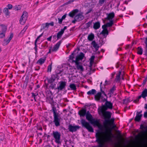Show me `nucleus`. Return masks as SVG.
<instances>
[{
  "label": "nucleus",
  "mask_w": 147,
  "mask_h": 147,
  "mask_svg": "<svg viewBox=\"0 0 147 147\" xmlns=\"http://www.w3.org/2000/svg\"><path fill=\"white\" fill-rule=\"evenodd\" d=\"M102 131H98L95 135L96 138V142H98V147H103L105 145V142H109L112 141V138L111 135V131H109L110 135H108L107 137L105 139L103 138L102 135Z\"/></svg>",
  "instance_id": "1"
},
{
  "label": "nucleus",
  "mask_w": 147,
  "mask_h": 147,
  "mask_svg": "<svg viewBox=\"0 0 147 147\" xmlns=\"http://www.w3.org/2000/svg\"><path fill=\"white\" fill-rule=\"evenodd\" d=\"M59 78H57V74H53L51 77L47 78V80L48 83L51 84L49 87L52 89H57L56 87Z\"/></svg>",
  "instance_id": "2"
},
{
  "label": "nucleus",
  "mask_w": 147,
  "mask_h": 147,
  "mask_svg": "<svg viewBox=\"0 0 147 147\" xmlns=\"http://www.w3.org/2000/svg\"><path fill=\"white\" fill-rule=\"evenodd\" d=\"M54 117L53 122L56 127L60 125V123L61 119L60 115L57 112L56 108L54 106L52 107Z\"/></svg>",
  "instance_id": "3"
},
{
  "label": "nucleus",
  "mask_w": 147,
  "mask_h": 147,
  "mask_svg": "<svg viewBox=\"0 0 147 147\" xmlns=\"http://www.w3.org/2000/svg\"><path fill=\"white\" fill-rule=\"evenodd\" d=\"M86 119L90 121L92 124L97 126L100 129H102V126L100 123L99 120L94 119L91 114L86 115Z\"/></svg>",
  "instance_id": "4"
},
{
  "label": "nucleus",
  "mask_w": 147,
  "mask_h": 147,
  "mask_svg": "<svg viewBox=\"0 0 147 147\" xmlns=\"http://www.w3.org/2000/svg\"><path fill=\"white\" fill-rule=\"evenodd\" d=\"M102 101L104 102L106 101L104 105H103L99 110V112H102L104 111H106L108 109H112L113 108V104L110 101L107 100V98H103Z\"/></svg>",
  "instance_id": "5"
},
{
  "label": "nucleus",
  "mask_w": 147,
  "mask_h": 147,
  "mask_svg": "<svg viewBox=\"0 0 147 147\" xmlns=\"http://www.w3.org/2000/svg\"><path fill=\"white\" fill-rule=\"evenodd\" d=\"M81 122L82 126L86 129L89 132H94V129L92 127L89 123L86 121L85 119H82L81 120Z\"/></svg>",
  "instance_id": "6"
},
{
  "label": "nucleus",
  "mask_w": 147,
  "mask_h": 147,
  "mask_svg": "<svg viewBox=\"0 0 147 147\" xmlns=\"http://www.w3.org/2000/svg\"><path fill=\"white\" fill-rule=\"evenodd\" d=\"M52 135L55 139V142L59 144H61V134L60 133L57 131H53Z\"/></svg>",
  "instance_id": "7"
},
{
  "label": "nucleus",
  "mask_w": 147,
  "mask_h": 147,
  "mask_svg": "<svg viewBox=\"0 0 147 147\" xmlns=\"http://www.w3.org/2000/svg\"><path fill=\"white\" fill-rule=\"evenodd\" d=\"M28 16L27 12L26 11L23 12L22 15L20 18V23L22 24H24L25 23Z\"/></svg>",
  "instance_id": "8"
},
{
  "label": "nucleus",
  "mask_w": 147,
  "mask_h": 147,
  "mask_svg": "<svg viewBox=\"0 0 147 147\" xmlns=\"http://www.w3.org/2000/svg\"><path fill=\"white\" fill-rule=\"evenodd\" d=\"M80 128V127L78 125L73 126L70 124L68 126V129L70 132H73L76 131Z\"/></svg>",
  "instance_id": "9"
},
{
  "label": "nucleus",
  "mask_w": 147,
  "mask_h": 147,
  "mask_svg": "<svg viewBox=\"0 0 147 147\" xmlns=\"http://www.w3.org/2000/svg\"><path fill=\"white\" fill-rule=\"evenodd\" d=\"M59 86L57 87V88L59 90H62L65 88L66 84V82L65 81H61L59 82Z\"/></svg>",
  "instance_id": "10"
},
{
  "label": "nucleus",
  "mask_w": 147,
  "mask_h": 147,
  "mask_svg": "<svg viewBox=\"0 0 147 147\" xmlns=\"http://www.w3.org/2000/svg\"><path fill=\"white\" fill-rule=\"evenodd\" d=\"M85 56V55L82 52H80L79 55H78L76 57V62H79L80 61L82 60Z\"/></svg>",
  "instance_id": "11"
},
{
  "label": "nucleus",
  "mask_w": 147,
  "mask_h": 147,
  "mask_svg": "<svg viewBox=\"0 0 147 147\" xmlns=\"http://www.w3.org/2000/svg\"><path fill=\"white\" fill-rule=\"evenodd\" d=\"M99 113H101L102 114L103 116L106 118H107L108 119H109L111 117V113L109 111H104L102 112H99Z\"/></svg>",
  "instance_id": "12"
},
{
  "label": "nucleus",
  "mask_w": 147,
  "mask_h": 147,
  "mask_svg": "<svg viewBox=\"0 0 147 147\" xmlns=\"http://www.w3.org/2000/svg\"><path fill=\"white\" fill-rule=\"evenodd\" d=\"M75 64L76 68L78 70H80L81 72L84 71V69L80 62H76Z\"/></svg>",
  "instance_id": "13"
},
{
  "label": "nucleus",
  "mask_w": 147,
  "mask_h": 147,
  "mask_svg": "<svg viewBox=\"0 0 147 147\" xmlns=\"http://www.w3.org/2000/svg\"><path fill=\"white\" fill-rule=\"evenodd\" d=\"M142 112V111L139 112H137L136 113V115L135 118L134 120L135 121H139L141 120V117L142 116V115L141 113Z\"/></svg>",
  "instance_id": "14"
},
{
  "label": "nucleus",
  "mask_w": 147,
  "mask_h": 147,
  "mask_svg": "<svg viewBox=\"0 0 147 147\" xmlns=\"http://www.w3.org/2000/svg\"><path fill=\"white\" fill-rule=\"evenodd\" d=\"M75 19L77 20L78 21H79L83 20L84 18V17L82 13H79L75 17Z\"/></svg>",
  "instance_id": "15"
},
{
  "label": "nucleus",
  "mask_w": 147,
  "mask_h": 147,
  "mask_svg": "<svg viewBox=\"0 0 147 147\" xmlns=\"http://www.w3.org/2000/svg\"><path fill=\"white\" fill-rule=\"evenodd\" d=\"M13 36V33H11L10 35V37L8 38V39H4L3 40V44L5 45H7L8 43H9L10 41L12 38Z\"/></svg>",
  "instance_id": "16"
},
{
  "label": "nucleus",
  "mask_w": 147,
  "mask_h": 147,
  "mask_svg": "<svg viewBox=\"0 0 147 147\" xmlns=\"http://www.w3.org/2000/svg\"><path fill=\"white\" fill-rule=\"evenodd\" d=\"M61 42V40H60L55 45L53 48L52 50V52L56 51L59 49Z\"/></svg>",
  "instance_id": "17"
},
{
  "label": "nucleus",
  "mask_w": 147,
  "mask_h": 147,
  "mask_svg": "<svg viewBox=\"0 0 147 147\" xmlns=\"http://www.w3.org/2000/svg\"><path fill=\"white\" fill-rule=\"evenodd\" d=\"M78 114L80 117H84L86 114V109H81L79 111Z\"/></svg>",
  "instance_id": "18"
},
{
  "label": "nucleus",
  "mask_w": 147,
  "mask_h": 147,
  "mask_svg": "<svg viewBox=\"0 0 147 147\" xmlns=\"http://www.w3.org/2000/svg\"><path fill=\"white\" fill-rule=\"evenodd\" d=\"M79 12V10L78 9H75L73 10L72 11L70 12L69 14V16L73 18L76 14Z\"/></svg>",
  "instance_id": "19"
},
{
  "label": "nucleus",
  "mask_w": 147,
  "mask_h": 147,
  "mask_svg": "<svg viewBox=\"0 0 147 147\" xmlns=\"http://www.w3.org/2000/svg\"><path fill=\"white\" fill-rule=\"evenodd\" d=\"M74 53H72L70 55H69V59L68 60L69 62L72 63H76V60H74Z\"/></svg>",
  "instance_id": "20"
},
{
  "label": "nucleus",
  "mask_w": 147,
  "mask_h": 147,
  "mask_svg": "<svg viewBox=\"0 0 147 147\" xmlns=\"http://www.w3.org/2000/svg\"><path fill=\"white\" fill-rule=\"evenodd\" d=\"M91 44L95 49L96 51H97L98 49L99 46L98 44L96 43L95 41V40L92 41V42Z\"/></svg>",
  "instance_id": "21"
},
{
  "label": "nucleus",
  "mask_w": 147,
  "mask_h": 147,
  "mask_svg": "<svg viewBox=\"0 0 147 147\" xmlns=\"http://www.w3.org/2000/svg\"><path fill=\"white\" fill-rule=\"evenodd\" d=\"M46 60V57L40 58L37 61V63H39L40 65L43 64Z\"/></svg>",
  "instance_id": "22"
},
{
  "label": "nucleus",
  "mask_w": 147,
  "mask_h": 147,
  "mask_svg": "<svg viewBox=\"0 0 147 147\" xmlns=\"http://www.w3.org/2000/svg\"><path fill=\"white\" fill-rule=\"evenodd\" d=\"M0 26H1V31L0 32L5 33L7 30V27L3 24H1Z\"/></svg>",
  "instance_id": "23"
},
{
  "label": "nucleus",
  "mask_w": 147,
  "mask_h": 147,
  "mask_svg": "<svg viewBox=\"0 0 147 147\" xmlns=\"http://www.w3.org/2000/svg\"><path fill=\"white\" fill-rule=\"evenodd\" d=\"M6 139L5 138V134L3 133H1L0 135V143H1V142L4 141V144H5V142Z\"/></svg>",
  "instance_id": "24"
},
{
  "label": "nucleus",
  "mask_w": 147,
  "mask_h": 147,
  "mask_svg": "<svg viewBox=\"0 0 147 147\" xmlns=\"http://www.w3.org/2000/svg\"><path fill=\"white\" fill-rule=\"evenodd\" d=\"M102 97L101 95V92H99L95 95L94 98L96 100L99 101L100 98H102Z\"/></svg>",
  "instance_id": "25"
},
{
  "label": "nucleus",
  "mask_w": 147,
  "mask_h": 147,
  "mask_svg": "<svg viewBox=\"0 0 147 147\" xmlns=\"http://www.w3.org/2000/svg\"><path fill=\"white\" fill-rule=\"evenodd\" d=\"M100 26V23L98 22H96L94 24L93 27L95 30L98 29Z\"/></svg>",
  "instance_id": "26"
},
{
  "label": "nucleus",
  "mask_w": 147,
  "mask_h": 147,
  "mask_svg": "<svg viewBox=\"0 0 147 147\" xmlns=\"http://www.w3.org/2000/svg\"><path fill=\"white\" fill-rule=\"evenodd\" d=\"M121 71H119V74H117L116 78L115 79V81L116 82L119 81L121 78H120V76L121 74Z\"/></svg>",
  "instance_id": "27"
},
{
  "label": "nucleus",
  "mask_w": 147,
  "mask_h": 147,
  "mask_svg": "<svg viewBox=\"0 0 147 147\" xmlns=\"http://www.w3.org/2000/svg\"><path fill=\"white\" fill-rule=\"evenodd\" d=\"M115 14L114 12H111L109 13L107 18V19L109 20H112L114 17Z\"/></svg>",
  "instance_id": "28"
},
{
  "label": "nucleus",
  "mask_w": 147,
  "mask_h": 147,
  "mask_svg": "<svg viewBox=\"0 0 147 147\" xmlns=\"http://www.w3.org/2000/svg\"><path fill=\"white\" fill-rule=\"evenodd\" d=\"M96 91L94 89H92L91 90H90L87 92V94L88 95H94L96 93Z\"/></svg>",
  "instance_id": "29"
},
{
  "label": "nucleus",
  "mask_w": 147,
  "mask_h": 147,
  "mask_svg": "<svg viewBox=\"0 0 147 147\" xmlns=\"http://www.w3.org/2000/svg\"><path fill=\"white\" fill-rule=\"evenodd\" d=\"M142 97L144 98L147 96V89H145L142 92L141 94Z\"/></svg>",
  "instance_id": "30"
},
{
  "label": "nucleus",
  "mask_w": 147,
  "mask_h": 147,
  "mask_svg": "<svg viewBox=\"0 0 147 147\" xmlns=\"http://www.w3.org/2000/svg\"><path fill=\"white\" fill-rule=\"evenodd\" d=\"M114 119H111L109 120V125L110 126L113 125L112 127L113 128H114L116 126L114 123Z\"/></svg>",
  "instance_id": "31"
},
{
  "label": "nucleus",
  "mask_w": 147,
  "mask_h": 147,
  "mask_svg": "<svg viewBox=\"0 0 147 147\" xmlns=\"http://www.w3.org/2000/svg\"><path fill=\"white\" fill-rule=\"evenodd\" d=\"M3 11L6 16L9 15L10 12L8 11V9L7 8H5L3 9Z\"/></svg>",
  "instance_id": "32"
},
{
  "label": "nucleus",
  "mask_w": 147,
  "mask_h": 147,
  "mask_svg": "<svg viewBox=\"0 0 147 147\" xmlns=\"http://www.w3.org/2000/svg\"><path fill=\"white\" fill-rule=\"evenodd\" d=\"M94 38V35L92 33H91L89 34L88 37V39L89 41L92 40Z\"/></svg>",
  "instance_id": "33"
},
{
  "label": "nucleus",
  "mask_w": 147,
  "mask_h": 147,
  "mask_svg": "<svg viewBox=\"0 0 147 147\" xmlns=\"http://www.w3.org/2000/svg\"><path fill=\"white\" fill-rule=\"evenodd\" d=\"M63 33H64L61 30L57 33V40H58L61 38Z\"/></svg>",
  "instance_id": "34"
},
{
  "label": "nucleus",
  "mask_w": 147,
  "mask_h": 147,
  "mask_svg": "<svg viewBox=\"0 0 147 147\" xmlns=\"http://www.w3.org/2000/svg\"><path fill=\"white\" fill-rule=\"evenodd\" d=\"M69 87L71 90H75L76 89V88L74 84H70Z\"/></svg>",
  "instance_id": "35"
},
{
  "label": "nucleus",
  "mask_w": 147,
  "mask_h": 147,
  "mask_svg": "<svg viewBox=\"0 0 147 147\" xmlns=\"http://www.w3.org/2000/svg\"><path fill=\"white\" fill-rule=\"evenodd\" d=\"M21 6L20 5H16L13 7V9L15 11L20 10L21 9Z\"/></svg>",
  "instance_id": "36"
},
{
  "label": "nucleus",
  "mask_w": 147,
  "mask_h": 147,
  "mask_svg": "<svg viewBox=\"0 0 147 147\" xmlns=\"http://www.w3.org/2000/svg\"><path fill=\"white\" fill-rule=\"evenodd\" d=\"M143 49L142 48L140 47H138L137 49V53L140 55H141L142 54Z\"/></svg>",
  "instance_id": "37"
},
{
  "label": "nucleus",
  "mask_w": 147,
  "mask_h": 147,
  "mask_svg": "<svg viewBox=\"0 0 147 147\" xmlns=\"http://www.w3.org/2000/svg\"><path fill=\"white\" fill-rule=\"evenodd\" d=\"M116 90V86L114 85L113 87L110 89L109 91V93L110 94H113L114 92V91Z\"/></svg>",
  "instance_id": "38"
},
{
  "label": "nucleus",
  "mask_w": 147,
  "mask_h": 147,
  "mask_svg": "<svg viewBox=\"0 0 147 147\" xmlns=\"http://www.w3.org/2000/svg\"><path fill=\"white\" fill-rule=\"evenodd\" d=\"M42 25L43 26V28L42 29H44L46 28L47 29L49 27V24L48 23H46L45 24H43Z\"/></svg>",
  "instance_id": "39"
},
{
  "label": "nucleus",
  "mask_w": 147,
  "mask_h": 147,
  "mask_svg": "<svg viewBox=\"0 0 147 147\" xmlns=\"http://www.w3.org/2000/svg\"><path fill=\"white\" fill-rule=\"evenodd\" d=\"M113 22L111 20L109 22L107 23L106 24L107 27H111L113 24Z\"/></svg>",
  "instance_id": "40"
},
{
  "label": "nucleus",
  "mask_w": 147,
  "mask_h": 147,
  "mask_svg": "<svg viewBox=\"0 0 147 147\" xmlns=\"http://www.w3.org/2000/svg\"><path fill=\"white\" fill-rule=\"evenodd\" d=\"M107 0H99V4L100 6H102L104 3H106Z\"/></svg>",
  "instance_id": "41"
},
{
  "label": "nucleus",
  "mask_w": 147,
  "mask_h": 147,
  "mask_svg": "<svg viewBox=\"0 0 147 147\" xmlns=\"http://www.w3.org/2000/svg\"><path fill=\"white\" fill-rule=\"evenodd\" d=\"M101 34H102L104 35L105 34H106L107 35L108 34V32L107 30H103L101 32Z\"/></svg>",
  "instance_id": "42"
},
{
  "label": "nucleus",
  "mask_w": 147,
  "mask_h": 147,
  "mask_svg": "<svg viewBox=\"0 0 147 147\" xmlns=\"http://www.w3.org/2000/svg\"><path fill=\"white\" fill-rule=\"evenodd\" d=\"M28 28V26H26L24 29L22 30L21 31L20 33L21 34H23L26 31V30Z\"/></svg>",
  "instance_id": "43"
},
{
  "label": "nucleus",
  "mask_w": 147,
  "mask_h": 147,
  "mask_svg": "<svg viewBox=\"0 0 147 147\" xmlns=\"http://www.w3.org/2000/svg\"><path fill=\"white\" fill-rule=\"evenodd\" d=\"M28 28V26H26L24 29L22 30L21 31L20 33L21 34H23L26 31V30Z\"/></svg>",
  "instance_id": "44"
},
{
  "label": "nucleus",
  "mask_w": 147,
  "mask_h": 147,
  "mask_svg": "<svg viewBox=\"0 0 147 147\" xmlns=\"http://www.w3.org/2000/svg\"><path fill=\"white\" fill-rule=\"evenodd\" d=\"M28 28V26H26L24 29L22 30L21 31L20 33L21 34H23L26 31V30Z\"/></svg>",
  "instance_id": "45"
},
{
  "label": "nucleus",
  "mask_w": 147,
  "mask_h": 147,
  "mask_svg": "<svg viewBox=\"0 0 147 147\" xmlns=\"http://www.w3.org/2000/svg\"><path fill=\"white\" fill-rule=\"evenodd\" d=\"M5 33L0 32V38H4L5 36Z\"/></svg>",
  "instance_id": "46"
},
{
  "label": "nucleus",
  "mask_w": 147,
  "mask_h": 147,
  "mask_svg": "<svg viewBox=\"0 0 147 147\" xmlns=\"http://www.w3.org/2000/svg\"><path fill=\"white\" fill-rule=\"evenodd\" d=\"M52 63H51V64L50 65H49L48 66L47 71L48 72H51V71L52 69Z\"/></svg>",
  "instance_id": "47"
},
{
  "label": "nucleus",
  "mask_w": 147,
  "mask_h": 147,
  "mask_svg": "<svg viewBox=\"0 0 147 147\" xmlns=\"http://www.w3.org/2000/svg\"><path fill=\"white\" fill-rule=\"evenodd\" d=\"M43 35V33H42V34H41L39 36L36 38V40H35L34 44H36L37 41L38 40L39 38L42 36Z\"/></svg>",
  "instance_id": "48"
},
{
  "label": "nucleus",
  "mask_w": 147,
  "mask_h": 147,
  "mask_svg": "<svg viewBox=\"0 0 147 147\" xmlns=\"http://www.w3.org/2000/svg\"><path fill=\"white\" fill-rule=\"evenodd\" d=\"M94 58L95 56L94 55H92L91 56L90 58V63H93Z\"/></svg>",
  "instance_id": "49"
},
{
  "label": "nucleus",
  "mask_w": 147,
  "mask_h": 147,
  "mask_svg": "<svg viewBox=\"0 0 147 147\" xmlns=\"http://www.w3.org/2000/svg\"><path fill=\"white\" fill-rule=\"evenodd\" d=\"M109 120L105 119L103 123V124L105 125H109Z\"/></svg>",
  "instance_id": "50"
},
{
  "label": "nucleus",
  "mask_w": 147,
  "mask_h": 147,
  "mask_svg": "<svg viewBox=\"0 0 147 147\" xmlns=\"http://www.w3.org/2000/svg\"><path fill=\"white\" fill-rule=\"evenodd\" d=\"M92 22L90 21L86 24V26L87 28L89 27L92 24Z\"/></svg>",
  "instance_id": "51"
},
{
  "label": "nucleus",
  "mask_w": 147,
  "mask_h": 147,
  "mask_svg": "<svg viewBox=\"0 0 147 147\" xmlns=\"http://www.w3.org/2000/svg\"><path fill=\"white\" fill-rule=\"evenodd\" d=\"M7 7L8 9H12L13 7L12 5L11 4H8L7 5Z\"/></svg>",
  "instance_id": "52"
},
{
  "label": "nucleus",
  "mask_w": 147,
  "mask_h": 147,
  "mask_svg": "<svg viewBox=\"0 0 147 147\" xmlns=\"http://www.w3.org/2000/svg\"><path fill=\"white\" fill-rule=\"evenodd\" d=\"M142 97V96L141 95L140 96H139L138 98L136 100H134V102H136L139 101V100L141 98V97Z\"/></svg>",
  "instance_id": "53"
},
{
  "label": "nucleus",
  "mask_w": 147,
  "mask_h": 147,
  "mask_svg": "<svg viewBox=\"0 0 147 147\" xmlns=\"http://www.w3.org/2000/svg\"><path fill=\"white\" fill-rule=\"evenodd\" d=\"M35 47H34V49L35 51V54H37V45L36 44H34Z\"/></svg>",
  "instance_id": "54"
},
{
  "label": "nucleus",
  "mask_w": 147,
  "mask_h": 147,
  "mask_svg": "<svg viewBox=\"0 0 147 147\" xmlns=\"http://www.w3.org/2000/svg\"><path fill=\"white\" fill-rule=\"evenodd\" d=\"M99 41L100 42V44L101 46L103 45L105 43L104 41L102 39L100 40Z\"/></svg>",
  "instance_id": "55"
},
{
  "label": "nucleus",
  "mask_w": 147,
  "mask_h": 147,
  "mask_svg": "<svg viewBox=\"0 0 147 147\" xmlns=\"http://www.w3.org/2000/svg\"><path fill=\"white\" fill-rule=\"evenodd\" d=\"M107 27L106 24L103 25L102 26V28L103 29V30H107Z\"/></svg>",
  "instance_id": "56"
},
{
  "label": "nucleus",
  "mask_w": 147,
  "mask_h": 147,
  "mask_svg": "<svg viewBox=\"0 0 147 147\" xmlns=\"http://www.w3.org/2000/svg\"><path fill=\"white\" fill-rule=\"evenodd\" d=\"M100 90L101 91V94H103L105 96H107V95L106 94L105 92L102 90V88H100Z\"/></svg>",
  "instance_id": "57"
},
{
  "label": "nucleus",
  "mask_w": 147,
  "mask_h": 147,
  "mask_svg": "<svg viewBox=\"0 0 147 147\" xmlns=\"http://www.w3.org/2000/svg\"><path fill=\"white\" fill-rule=\"evenodd\" d=\"M58 20L59 21L58 22L59 24H61L62 23V22L63 21V20L61 18H58Z\"/></svg>",
  "instance_id": "58"
},
{
  "label": "nucleus",
  "mask_w": 147,
  "mask_h": 147,
  "mask_svg": "<svg viewBox=\"0 0 147 147\" xmlns=\"http://www.w3.org/2000/svg\"><path fill=\"white\" fill-rule=\"evenodd\" d=\"M67 28V27L66 26H65L64 27V28L61 30V31H62L63 33L64 32V31L65 30H66Z\"/></svg>",
  "instance_id": "59"
},
{
  "label": "nucleus",
  "mask_w": 147,
  "mask_h": 147,
  "mask_svg": "<svg viewBox=\"0 0 147 147\" xmlns=\"http://www.w3.org/2000/svg\"><path fill=\"white\" fill-rule=\"evenodd\" d=\"M145 134V133L143 132L142 134H139L138 135V137H142Z\"/></svg>",
  "instance_id": "60"
},
{
  "label": "nucleus",
  "mask_w": 147,
  "mask_h": 147,
  "mask_svg": "<svg viewBox=\"0 0 147 147\" xmlns=\"http://www.w3.org/2000/svg\"><path fill=\"white\" fill-rule=\"evenodd\" d=\"M144 116L145 118H147V112H145L144 113Z\"/></svg>",
  "instance_id": "61"
},
{
  "label": "nucleus",
  "mask_w": 147,
  "mask_h": 147,
  "mask_svg": "<svg viewBox=\"0 0 147 147\" xmlns=\"http://www.w3.org/2000/svg\"><path fill=\"white\" fill-rule=\"evenodd\" d=\"M66 15H67V14H64V15H63L61 17V19L63 20H64L65 19V18L66 17Z\"/></svg>",
  "instance_id": "62"
},
{
  "label": "nucleus",
  "mask_w": 147,
  "mask_h": 147,
  "mask_svg": "<svg viewBox=\"0 0 147 147\" xmlns=\"http://www.w3.org/2000/svg\"><path fill=\"white\" fill-rule=\"evenodd\" d=\"M146 50L145 51V54L146 56H147V45H146Z\"/></svg>",
  "instance_id": "63"
},
{
  "label": "nucleus",
  "mask_w": 147,
  "mask_h": 147,
  "mask_svg": "<svg viewBox=\"0 0 147 147\" xmlns=\"http://www.w3.org/2000/svg\"><path fill=\"white\" fill-rule=\"evenodd\" d=\"M49 26L50 25L51 26H54V22H51L50 23H49Z\"/></svg>",
  "instance_id": "64"
}]
</instances>
